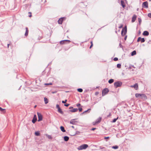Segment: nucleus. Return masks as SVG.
<instances>
[{
  "label": "nucleus",
  "mask_w": 151,
  "mask_h": 151,
  "mask_svg": "<svg viewBox=\"0 0 151 151\" xmlns=\"http://www.w3.org/2000/svg\"><path fill=\"white\" fill-rule=\"evenodd\" d=\"M71 127H72V128H74V126H71Z\"/></svg>",
  "instance_id": "052dcab7"
},
{
  "label": "nucleus",
  "mask_w": 151,
  "mask_h": 151,
  "mask_svg": "<svg viewBox=\"0 0 151 151\" xmlns=\"http://www.w3.org/2000/svg\"><path fill=\"white\" fill-rule=\"evenodd\" d=\"M36 106H35L34 107H35H35H36Z\"/></svg>",
  "instance_id": "0e129e2a"
},
{
  "label": "nucleus",
  "mask_w": 151,
  "mask_h": 151,
  "mask_svg": "<svg viewBox=\"0 0 151 151\" xmlns=\"http://www.w3.org/2000/svg\"><path fill=\"white\" fill-rule=\"evenodd\" d=\"M142 6L145 8H147L148 7V3L147 1H145L143 3Z\"/></svg>",
  "instance_id": "0eeeda50"
},
{
  "label": "nucleus",
  "mask_w": 151,
  "mask_h": 151,
  "mask_svg": "<svg viewBox=\"0 0 151 151\" xmlns=\"http://www.w3.org/2000/svg\"><path fill=\"white\" fill-rule=\"evenodd\" d=\"M138 22L139 23V24H140L141 22H142V20H141V18H140L139 17L138 18Z\"/></svg>",
  "instance_id": "72a5a7b5"
},
{
  "label": "nucleus",
  "mask_w": 151,
  "mask_h": 151,
  "mask_svg": "<svg viewBox=\"0 0 151 151\" xmlns=\"http://www.w3.org/2000/svg\"><path fill=\"white\" fill-rule=\"evenodd\" d=\"M37 120V117L36 115L35 114L32 120V122L33 124H35Z\"/></svg>",
  "instance_id": "9d476101"
},
{
  "label": "nucleus",
  "mask_w": 151,
  "mask_h": 151,
  "mask_svg": "<svg viewBox=\"0 0 151 151\" xmlns=\"http://www.w3.org/2000/svg\"><path fill=\"white\" fill-rule=\"evenodd\" d=\"M143 35L144 36H147L149 35V32L147 31H144L143 34Z\"/></svg>",
  "instance_id": "ddd939ff"
},
{
  "label": "nucleus",
  "mask_w": 151,
  "mask_h": 151,
  "mask_svg": "<svg viewBox=\"0 0 151 151\" xmlns=\"http://www.w3.org/2000/svg\"><path fill=\"white\" fill-rule=\"evenodd\" d=\"M99 93L98 92H96L95 93V94L97 95Z\"/></svg>",
  "instance_id": "4d7b16f0"
},
{
  "label": "nucleus",
  "mask_w": 151,
  "mask_h": 151,
  "mask_svg": "<svg viewBox=\"0 0 151 151\" xmlns=\"http://www.w3.org/2000/svg\"><path fill=\"white\" fill-rule=\"evenodd\" d=\"M109 90L107 88H105L102 91V96H103L106 95L109 92Z\"/></svg>",
  "instance_id": "20e7f679"
},
{
  "label": "nucleus",
  "mask_w": 151,
  "mask_h": 151,
  "mask_svg": "<svg viewBox=\"0 0 151 151\" xmlns=\"http://www.w3.org/2000/svg\"><path fill=\"white\" fill-rule=\"evenodd\" d=\"M101 117H99L98 119L96 120L97 122L98 121H100V122H101Z\"/></svg>",
  "instance_id": "f704fd0d"
},
{
  "label": "nucleus",
  "mask_w": 151,
  "mask_h": 151,
  "mask_svg": "<svg viewBox=\"0 0 151 151\" xmlns=\"http://www.w3.org/2000/svg\"><path fill=\"white\" fill-rule=\"evenodd\" d=\"M73 109V107L72 106L70 107L69 108V109Z\"/></svg>",
  "instance_id": "5fc2aeb1"
},
{
  "label": "nucleus",
  "mask_w": 151,
  "mask_h": 151,
  "mask_svg": "<svg viewBox=\"0 0 151 151\" xmlns=\"http://www.w3.org/2000/svg\"><path fill=\"white\" fill-rule=\"evenodd\" d=\"M37 115L38 117V122H40L42 120V116L40 113L37 112Z\"/></svg>",
  "instance_id": "39448f33"
},
{
  "label": "nucleus",
  "mask_w": 151,
  "mask_h": 151,
  "mask_svg": "<svg viewBox=\"0 0 151 151\" xmlns=\"http://www.w3.org/2000/svg\"><path fill=\"white\" fill-rule=\"evenodd\" d=\"M111 113H110L109 115H108V116H107V117H109L110 116H111Z\"/></svg>",
  "instance_id": "6e6d98bb"
},
{
  "label": "nucleus",
  "mask_w": 151,
  "mask_h": 151,
  "mask_svg": "<svg viewBox=\"0 0 151 151\" xmlns=\"http://www.w3.org/2000/svg\"><path fill=\"white\" fill-rule=\"evenodd\" d=\"M91 110V109H88L87 110L84 111V112H83L81 114V115H82V114H84L85 113H86V112L89 113Z\"/></svg>",
  "instance_id": "4be33fe9"
},
{
  "label": "nucleus",
  "mask_w": 151,
  "mask_h": 151,
  "mask_svg": "<svg viewBox=\"0 0 151 151\" xmlns=\"http://www.w3.org/2000/svg\"><path fill=\"white\" fill-rule=\"evenodd\" d=\"M118 146L117 145L114 146L112 147V148L114 149H117L118 148Z\"/></svg>",
  "instance_id": "c756f323"
},
{
  "label": "nucleus",
  "mask_w": 151,
  "mask_h": 151,
  "mask_svg": "<svg viewBox=\"0 0 151 151\" xmlns=\"http://www.w3.org/2000/svg\"><path fill=\"white\" fill-rule=\"evenodd\" d=\"M52 84L51 83H46L45 84V85H51Z\"/></svg>",
  "instance_id": "ea45409f"
},
{
  "label": "nucleus",
  "mask_w": 151,
  "mask_h": 151,
  "mask_svg": "<svg viewBox=\"0 0 151 151\" xmlns=\"http://www.w3.org/2000/svg\"><path fill=\"white\" fill-rule=\"evenodd\" d=\"M58 111L60 113L62 114H63L64 113L62 111V109L60 108L58 109Z\"/></svg>",
  "instance_id": "393cba45"
},
{
  "label": "nucleus",
  "mask_w": 151,
  "mask_h": 151,
  "mask_svg": "<svg viewBox=\"0 0 151 151\" xmlns=\"http://www.w3.org/2000/svg\"><path fill=\"white\" fill-rule=\"evenodd\" d=\"M100 123V121H98V122H97V121L96 120L95 122H93V125H95L96 124H98V123Z\"/></svg>",
  "instance_id": "a878e982"
},
{
  "label": "nucleus",
  "mask_w": 151,
  "mask_h": 151,
  "mask_svg": "<svg viewBox=\"0 0 151 151\" xmlns=\"http://www.w3.org/2000/svg\"><path fill=\"white\" fill-rule=\"evenodd\" d=\"M96 129V128H92L91 130L93 131V130H95Z\"/></svg>",
  "instance_id": "09e8293b"
},
{
  "label": "nucleus",
  "mask_w": 151,
  "mask_h": 151,
  "mask_svg": "<svg viewBox=\"0 0 151 151\" xmlns=\"http://www.w3.org/2000/svg\"><path fill=\"white\" fill-rule=\"evenodd\" d=\"M28 13L30 14L29 15V17H32V14H31V12H28Z\"/></svg>",
  "instance_id": "a18cd8bd"
},
{
  "label": "nucleus",
  "mask_w": 151,
  "mask_h": 151,
  "mask_svg": "<svg viewBox=\"0 0 151 151\" xmlns=\"http://www.w3.org/2000/svg\"><path fill=\"white\" fill-rule=\"evenodd\" d=\"M118 60V58H116V57L114 58L113 59L114 60V61H116Z\"/></svg>",
  "instance_id": "e433bc0d"
},
{
  "label": "nucleus",
  "mask_w": 151,
  "mask_h": 151,
  "mask_svg": "<svg viewBox=\"0 0 151 151\" xmlns=\"http://www.w3.org/2000/svg\"><path fill=\"white\" fill-rule=\"evenodd\" d=\"M76 119H71L70 121V123L73 124H75V122H76L74 121Z\"/></svg>",
  "instance_id": "dca6fc26"
},
{
  "label": "nucleus",
  "mask_w": 151,
  "mask_h": 151,
  "mask_svg": "<svg viewBox=\"0 0 151 151\" xmlns=\"http://www.w3.org/2000/svg\"><path fill=\"white\" fill-rule=\"evenodd\" d=\"M118 117H117V118H115L113 120H112V122H113V123H114V122H115L118 119Z\"/></svg>",
  "instance_id": "473e14b6"
},
{
  "label": "nucleus",
  "mask_w": 151,
  "mask_h": 151,
  "mask_svg": "<svg viewBox=\"0 0 151 151\" xmlns=\"http://www.w3.org/2000/svg\"><path fill=\"white\" fill-rule=\"evenodd\" d=\"M66 18L65 17H62L60 18L58 21V23L60 24H62L63 21L65 20Z\"/></svg>",
  "instance_id": "423d86ee"
},
{
  "label": "nucleus",
  "mask_w": 151,
  "mask_h": 151,
  "mask_svg": "<svg viewBox=\"0 0 151 151\" xmlns=\"http://www.w3.org/2000/svg\"><path fill=\"white\" fill-rule=\"evenodd\" d=\"M60 129L63 132H66V130L65 129L64 127L62 126H61L60 127Z\"/></svg>",
  "instance_id": "f3484780"
},
{
  "label": "nucleus",
  "mask_w": 151,
  "mask_h": 151,
  "mask_svg": "<svg viewBox=\"0 0 151 151\" xmlns=\"http://www.w3.org/2000/svg\"><path fill=\"white\" fill-rule=\"evenodd\" d=\"M9 44H7L8 47H9Z\"/></svg>",
  "instance_id": "bf43d9fd"
},
{
  "label": "nucleus",
  "mask_w": 151,
  "mask_h": 151,
  "mask_svg": "<svg viewBox=\"0 0 151 151\" xmlns=\"http://www.w3.org/2000/svg\"><path fill=\"white\" fill-rule=\"evenodd\" d=\"M132 88H134L136 90H137L138 88V85L137 83H135L134 85L130 86Z\"/></svg>",
  "instance_id": "6e6552de"
},
{
  "label": "nucleus",
  "mask_w": 151,
  "mask_h": 151,
  "mask_svg": "<svg viewBox=\"0 0 151 151\" xmlns=\"http://www.w3.org/2000/svg\"><path fill=\"white\" fill-rule=\"evenodd\" d=\"M56 107L58 109L60 108V107L59 106V105L58 104L56 105Z\"/></svg>",
  "instance_id": "4c0bfd02"
},
{
  "label": "nucleus",
  "mask_w": 151,
  "mask_h": 151,
  "mask_svg": "<svg viewBox=\"0 0 151 151\" xmlns=\"http://www.w3.org/2000/svg\"><path fill=\"white\" fill-rule=\"evenodd\" d=\"M127 35H126L125 37H124V40H126L127 39Z\"/></svg>",
  "instance_id": "3c124183"
},
{
  "label": "nucleus",
  "mask_w": 151,
  "mask_h": 151,
  "mask_svg": "<svg viewBox=\"0 0 151 151\" xmlns=\"http://www.w3.org/2000/svg\"><path fill=\"white\" fill-rule=\"evenodd\" d=\"M69 104H64V106H66V107H68V106L69 105Z\"/></svg>",
  "instance_id": "37998d69"
},
{
  "label": "nucleus",
  "mask_w": 151,
  "mask_h": 151,
  "mask_svg": "<svg viewBox=\"0 0 151 151\" xmlns=\"http://www.w3.org/2000/svg\"><path fill=\"white\" fill-rule=\"evenodd\" d=\"M127 32V28L126 26H125L123 28L121 31V35L122 36H124L126 34Z\"/></svg>",
  "instance_id": "f03ea898"
},
{
  "label": "nucleus",
  "mask_w": 151,
  "mask_h": 151,
  "mask_svg": "<svg viewBox=\"0 0 151 151\" xmlns=\"http://www.w3.org/2000/svg\"><path fill=\"white\" fill-rule=\"evenodd\" d=\"M47 137L49 139H51L52 138L51 136L50 135H47Z\"/></svg>",
  "instance_id": "c03bdc74"
},
{
  "label": "nucleus",
  "mask_w": 151,
  "mask_h": 151,
  "mask_svg": "<svg viewBox=\"0 0 151 151\" xmlns=\"http://www.w3.org/2000/svg\"><path fill=\"white\" fill-rule=\"evenodd\" d=\"M29 32L28 29L27 27H26V32L25 34V36H27L28 35Z\"/></svg>",
  "instance_id": "2eb2a0df"
},
{
  "label": "nucleus",
  "mask_w": 151,
  "mask_h": 151,
  "mask_svg": "<svg viewBox=\"0 0 151 151\" xmlns=\"http://www.w3.org/2000/svg\"><path fill=\"white\" fill-rule=\"evenodd\" d=\"M138 9H137V11H138Z\"/></svg>",
  "instance_id": "69168bd1"
},
{
  "label": "nucleus",
  "mask_w": 151,
  "mask_h": 151,
  "mask_svg": "<svg viewBox=\"0 0 151 151\" xmlns=\"http://www.w3.org/2000/svg\"><path fill=\"white\" fill-rule=\"evenodd\" d=\"M91 44H92V43H92V41H91Z\"/></svg>",
  "instance_id": "680f3d73"
},
{
  "label": "nucleus",
  "mask_w": 151,
  "mask_h": 151,
  "mask_svg": "<svg viewBox=\"0 0 151 151\" xmlns=\"http://www.w3.org/2000/svg\"><path fill=\"white\" fill-rule=\"evenodd\" d=\"M93 43H92V44L91 45V46L90 47V48H91V47L93 46Z\"/></svg>",
  "instance_id": "603ef678"
},
{
  "label": "nucleus",
  "mask_w": 151,
  "mask_h": 151,
  "mask_svg": "<svg viewBox=\"0 0 151 151\" xmlns=\"http://www.w3.org/2000/svg\"><path fill=\"white\" fill-rule=\"evenodd\" d=\"M77 91L78 92H82L83 91V89L81 88H78L77 89Z\"/></svg>",
  "instance_id": "7c9ffc66"
},
{
  "label": "nucleus",
  "mask_w": 151,
  "mask_h": 151,
  "mask_svg": "<svg viewBox=\"0 0 151 151\" xmlns=\"http://www.w3.org/2000/svg\"><path fill=\"white\" fill-rule=\"evenodd\" d=\"M99 148L100 149H103L104 148V147H102L101 146H100Z\"/></svg>",
  "instance_id": "8fccbe9b"
},
{
  "label": "nucleus",
  "mask_w": 151,
  "mask_h": 151,
  "mask_svg": "<svg viewBox=\"0 0 151 151\" xmlns=\"http://www.w3.org/2000/svg\"><path fill=\"white\" fill-rule=\"evenodd\" d=\"M148 16L150 18H151V13H149L148 14Z\"/></svg>",
  "instance_id": "79ce46f5"
},
{
  "label": "nucleus",
  "mask_w": 151,
  "mask_h": 151,
  "mask_svg": "<svg viewBox=\"0 0 151 151\" xmlns=\"http://www.w3.org/2000/svg\"><path fill=\"white\" fill-rule=\"evenodd\" d=\"M40 134L38 131L35 132V135L36 136H39L40 135Z\"/></svg>",
  "instance_id": "c85d7f7f"
},
{
  "label": "nucleus",
  "mask_w": 151,
  "mask_h": 151,
  "mask_svg": "<svg viewBox=\"0 0 151 151\" xmlns=\"http://www.w3.org/2000/svg\"><path fill=\"white\" fill-rule=\"evenodd\" d=\"M149 1H151V0H149Z\"/></svg>",
  "instance_id": "774afa93"
},
{
  "label": "nucleus",
  "mask_w": 151,
  "mask_h": 151,
  "mask_svg": "<svg viewBox=\"0 0 151 151\" xmlns=\"http://www.w3.org/2000/svg\"><path fill=\"white\" fill-rule=\"evenodd\" d=\"M121 64L119 63L117 65V68H120L121 67Z\"/></svg>",
  "instance_id": "2f4dec72"
},
{
  "label": "nucleus",
  "mask_w": 151,
  "mask_h": 151,
  "mask_svg": "<svg viewBox=\"0 0 151 151\" xmlns=\"http://www.w3.org/2000/svg\"><path fill=\"white\" fill-rule=\"evenodd\" d=\"M78 111V109L77 108L73 109H70L69 111L71 112H77Z\"/></svg>",
  "instance_id": "f8f14e48"
},
{
  "label": "nucleus",
  "mask_w": 151,
  "mask_h": 151,
  "mask_svg": "<svg viewBox=\"0 0 151 151\" xmlns=\"http://www.w3.org/2000/svg\"><path fill=\"white\" fill-rule=\"evenodd\" d=\"M122 26H123L122 25L120 26H119V28H121L122 27Z\"/></svg>",
  "instance_id": "13d9d810"
},
{
  "label": "nucleus",
  "mask_w": 151,
  "mask_h": 151,
  "mask_svg": "<svg viewBox=\"0 0 151 151\" xmlns=\"http://www.w3.org/2000/svg\"><path fill=\"white\" fill-rule=\"evenodd\" d=\"M119 46L120 47H122V45L121 44V43H120L119 44Z\"/></svg>",
  "instance_id": "de8ad7c7"
},
{
  "label": "nucleus",
  "mask_w": 151,
  "mask_h": 151,
  "mask_svg": "<svg viewBox=\"0 0 151 151\" xmlns=\"http://www.w3.org/2000/svg\"><path fill=\"white\" fill-rule=\"evenodd\" d=\"M44 100L45 104H47L48 103V100L47 98L45 97L44 98Z\"/></svg>",
  "instance_id": "412c9836"
},
{
  "label": "nucleus",
  "mask_w": 151,
  "mask_h": 151,
  "mask_svg": "<svg viewBox=\"0 0 151 151\" xmlns=\"http://www.w3.org/2000/svg\"><path fill=\"white\" fill-rule=\"evenodd\" d=\"M70 42V41L69 40H64L62 41H61L60 42V44H63L64 43V42Z\"/></svg>",
  "instance_id": "4468645a"
},
{
  "label": "nucleus",
  "mask_w": 151,
  "mask_h": 151,
  "mask_svg": "<svg viewBox=\"0 0 151 151\" xmlns=\"http://www.w3.org/2000/svg\"><path fill=\"white\" fill-rule=\"evenodd\" d=\"M142 94L137 93L135 94V97L136 98H138L139 97H141Z\"/></svg>",
  "instance_id": "5701e85b"
},
{
  "label": "nucleus",
  "mask_w": 151,
  "mask_h": 151,
  "mask_svg": "<svg viewBox=\"0 0 151 151\" xmlns=\"http://www.w3.org/2000/svg\"><path fill=\"white\" fill-rule=\"evenodd\" d=\"M136 52L135 50H134V51H133L131 52V55L132 56L134 55H136Z\"/></svg>",
  "instance_id": "bb28decb"
},
{
  "label": "nucleus",
  "mask_w": 151,
  "mask_h": 151,
  "mask_svg": "<svg viewBox=\"0 0 151 151\" xmlns=\"http://www.w3.org/2000/svg\"><path fill=\"white\" fill-rule=\"evenodd\" d=\"M121 5L122 6V7L124 8L125 6L124 1L123 0H121Z\"/></svg>",
  "instance_id": "a211bd4d"
},
{
  "label": "nucleus",
  "mask_w": 151,
  "mask_h": 151,
  "mask_svg": "<svg viewBox=\"0 0 151 151\" xmlns=\"http://www.w3.org/2000/svg\"><path fill=\"white\" fill-rule=\"evenodd\" d=\"M80 133V132L79 131H77L76 132V133L74 135H75V134H79Z\"/></svg>",
  "instance_id": "a19ab883"
},
{
  "label": "nucleus",
  "mask_w": 151,
  "mask_h": 151,
  "mask_svg": "<svg viewBox=\"0 0 151 151\" xmlns=\"http://www.w3.org/2000/svg\"><path fill=\"white\" fill-rule=\"evenodd\" d=\"M109 138V137H104V139H108Z\"/></svg>",
  "instance_id": "864d4df0"
},
{
  "label": "nucleus",
  "mask_w": 151,
  "mask_h": 151,
  "mask_svg": "<svg viewBox=\"0 0 151 151\" xmlns=\"http://www.w3.org/2000/svg\"><path fill=\"white\" fill-rule=\"evenodd\" d=\"M67 101V100L66 99L65 100V101H62V103L65 104V103H66Z\"/></svg>",
  "instance_id": "c9c22d12"
},
{
  "label": "nucleus",
  "mask_w": 151,
  "mask_h": 151,
  "mask_svg": "<svg viewBox=\"0 0 151 151\" xmlns=\"http://www.w3.org/2000/svg\"><path fill=\"white\" fill-rule=\"evenodd\" d=\"M140 33H141V32H140V31H139V34H140Z\"/></svg>",
  "instance_id": "e2e57ef3"
},
{
  "label": "nucleus",
  "mask_w": 151,
  "mask_h": 151,
  "mask_svg": "<svg viewBox=\"0 0 151 151\" xmlns=\"http://www.w3.org/2000/svg\"><path fill=\"white\" fill-rule=\"evenodd\" d=\"M114 79H110V80H109V81H108V82L109 83L111 84V83H113L114 82Z\"/></svg>",
  "instance_id": "cd10ccee"
},
{
  "label": "nucleus",
  "mask_w": 151,
  "mask_h": 151,
  "mask_svg": "<svg viewBox=\"0 0 151 151\" xmlns=\"http://www.w3.org/2000/svg\"><path fill=\"white\" fill-rule=\"evenodd\" d=\"M141 41V42L142 43L144 42L145 41V39L144 38H142L141 37H139L137 40V42H139Z\"/></svg>",
  "instance_id": "1a4fd4ad"
},
{
  "label": "nucleus",
  "mask_w": 151,
  "mask_h": 151,
  "mask_svg": "<svg viewBox=\"0 0 151 151\" xmlns=\"http://www.w3.org/2000/svg\"><path fill=\"white\" fill-rule=\"evenodd\" d=\"M0 111L1 112L3 113H5L6 112L5 109H2L1 107H0Z\"/></svg>",
  "instance_id": "b1692460"
},
{
  "label": "nucleus",
  "mask_w": 151,
  "mask_h": 151,
  "mask_svg": "<svg viewBox=\"0 0 151 151\" xmlns=\"http://www.w3.org/2000/svg\"><path fill=\"white\" fill-rule=\"evenodd\" d=\"M0 16H2V15H0Z\"/></svg>",
  "instance_id": "338daca9"
},
{
  "label": "nucleus",
  "mask_w": 151,
  "mask_h": 151,
  "mask_svg": "<svg viewBox=\"0 0 151 151\" xmlns=\"http://www.w3.org/2000/svg\"><path fill=\"white\" fill-rule=\"evenodd\" d=\"M122 85V82L119 81L116 82L114 83V86L116 88H117L118 87L121 86Z\"/></svg>",
  "instance_id": "7ed1b4c3"
},
{
  "label": "nucleus",
  "mask_w": 151,
  "mask_h": 151,
  "mask_svg": "<svg viewBox=\"0 0 151 151\" xmlns=\"http://www.w3.org/2000/svg\"><path fill=\"white\" fill-rule=\"evenodd\" d=\"M79 110V111L80 112H81L82 110V108L81 107H80V108H79L78 109V110Z\"/></svg>",
  "instance_id": "58836bf2"
},
{
  "label": "nucleus",
  "mask_w": 151,
  "mask_h": 151,
  "mask_svg": "<svg viewBox=\"0 0 151 151\" xmlns=\"http://www.w3.org/2000/svg\"><path fill=\"white\" fill-rule=\"evenodd\" d=\"M141 97L142 99H146L147 98V96L144 94H142Z\"/></svg>",
  "instance_id": "6ab92c4d"
},
{
  "label": "nucleus",
  "mask_w": 151,
  "mask_h": 151,
  "mask_svg": "<svg viewBox=\"0 0 151 151\" xmlns=\"http://www.w3.org/2000/svg\"><path fill=\"white\" fill-rule=\"evenodd\" d=\"M88 147V145L87 144H83L78 147L77 149L79 150L85 149Z\"/></svg>",
  "instance_id": "f257e3e1"
},
{
  "label": "nucleus",
  "mask_w": 151,
  "mask_h": 151,
  "mask_svg": "<svg viewBox=\"0 0 151 151\" xmlns=\"http://www.w3.org/2000/svg\"><path fill=\"white\" fill-rule=\"evenodd\" d=\"M81 104L79 103L78 104H76V106L77 107H79V106H81Z\"/></svg>",
  "instance_id": "49530a36"
},
{
  "label": "nucleus",
  "mask_w": 151,
  "mask_h": 151,
  "mask_svg": "<svg viewBox=\"0 0 151 151\" xmlns=\"http://www.w3.org/2000/svg\"><path fill=\"white\" fill-rule=\"evenodd\" d=\"M64 140L65 141L67 142L69 139V137L67 136H65L64 137Z\"/></svg>",
  "instance_id": "aec40b11"
},
{
  "label": "nucleus",
  "mask_w": 151,
  "mask_h": 151,
  "mask_svg": "<svg viewBox=\"0 0 151 151\" xmlns=\"http://www.w3.org/2000/svg\"><path fill=\"white\" fill-rule=\"evenodd\" d=\"M137 17V16L136 15L134 14L132 17V22H134L136 20V19Z\"/></svg>",
  "instance_id": "9b49d317"
}]
</instances>
